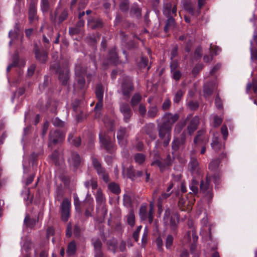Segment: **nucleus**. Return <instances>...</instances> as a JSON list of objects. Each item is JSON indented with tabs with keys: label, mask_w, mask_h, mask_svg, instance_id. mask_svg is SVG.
Wrapping results in <instances>:
<instances>
[{
	"label": "nucleus",
	"mask_w": 257,
	"mask_h": 257,
	"mask_svg": "<svg viewBox=\"0 0 257 257\" xmlns=\"http://www.w3.org/2000/svg\"><path fill=\"white\" fill-rule=\"evenodd\" d=\"M158 136L160 140L163 141V145L164 147L169 146L171 138L172 127L165 123L158 124Z\"/></svg>",
	"instance_id": "nucleus-1"
},
{
	"label": "nucleus",
	"mask_w": 257,
	"mask_h": 257,
	"mask_svg": "<svg viewBox=\"0 0 257 257\" xmlns=\"http://www.w3.org/2000/svg\"><path fill=\"white\" fill-rule=\"evenodd\" d=\"M99 139L101 146L107 152L112 154L115 151L116 145L110 136L103 133H100L99 135Z\"/></svg>",
	"instance_id": "nucleus-2"
},
{
	"label": "nucleus",
	"mask_w": 257,
	"mask_h": 257,
	"mask_svg": "<svg viewBox=\"0 0 257 257\" xmlns=\"http://www.w3.org/2000/svg\"><path fill=\"white\" fill-rule=\"evenodd\" d=\"M91 160L93 167L96 171L97 174L105 183H108L109 181L108 174L106 172L105 169L102 166L100 162L94 156L91 157Z\"/></svg>",
	"instance_id": "nucleus-3"
},
{
	"label": "nucleus",
	"mask_w": 257,
	"mask_h": 257,
	"mask_svg": "<svg viewBox=\"0 0 257 257\" xmlns=\"http://www.w3.org/2000/svg\"><path fill=\"white\" fill-rule=\"evenodd\" d=\"M186 143V130L183 131L179 137H175L172 142V154L176 153L180 148L184 149Z\"/></svg>",
	"instance_id": "nucleus-4"
},
{
	"label": "nucleus",
	"mask_w": 257,
	"mask_h": 257,
	"mask_svg": "<svg viewBox=\"0 0 257 257\" xmlns=\"http://www.w3.org/2000/svg\"><path fill=\"white\" fill-rule=\"evenodd\" d=\"M64 137L65 133L61 130H56L50 132L48 146L50 147L62 142L64 139Z\"/></svg>",
	"instance_id": "nucleus-5"
},
{
	"label": "nucleus",
	"mask_w": 257,
	"mask_h": 257,
	"mask_svg": "<svg viewBox=\"0 0 257 257\" xmlns=\"http://www.w3.org/2000/svg\"><path fill=\"white\" fill-rule=\"evenodd\" d=\"M70 200L67 198H64L60 206L61 218L64 222H67L70 217Z\"/></svg>",
	"instance_id": "nucleus-6"
},
{
	"label": "nucleus",
	"mask_w": 257,
	"mask_h": 257,
	"mask_svg": "<svg viewBox=\"0 0 257 257\" xmlns=\"http://www.w3.org/2000/svg\"><path fill=\"white\" fill-rule=\"evenodd\" d=\"M121 90L124 99L127 100L131 93L134 90V84L132 80L125 79L121 83Z\"/></svg>",
	"instance_id": "nucleus-7"
},
{
	"label": "nucleus",
	"mask_w": 257,
	"mask_h": 257,
	"mask_svg": "<svg viewBox=\"0 0 257 257\" xmlns=\"http://www.w3.org/2000/svg\"><path fill=\"white\" fill-rule=\"evenodd\" d=\"M28 20L30 24H32L38 21L39 17L37 10V0H31L28 9Z\"/></svg>",
	"instance_id": "nucleus-8"
},
{
	"label": "nucleus",
	"mask_w": 257,
	"mask_h": 257,
	"mask_svg": "<svg viewBox=\"0 0 257 257\" xmlns=\"http://www.w3.org/2000/svg\"><path fill=\"white\" fill-rule=\"evenodd\" d=\"M119 110L123 115V121L125 123L129 122L133 114L130 104L124 102H121L119 104Z\"/></svg>",
	"instance_id": "nucleus-9"
},
{
	"label": "nucleus",
	"mask_w": 257,
	"mask_h": 257,
	"mask_svg": "<svg viewBox=\"0 0 257 257\" xmlns=\"http://www.w3.org/2000/svg\"><path fill=\"white\" fill-rule=\"evenodd\" d=\"M91 241L94 247V257H105L102 251V242L99 237H94L91 239Z\"/></svg>",
	"instance_id": "nucleus-10"
},
{
	"label": "nucleus",
	"mask_w": 257,
	"mask_h": 257,
	"mask_svg": "<svg viewBox=\"0 0 257 257\" xmlns=\"http://www.w3.org/2000/svg\"><path fill=\"white\" fill-rule=\"evenodd\" d=\"M87 22L92 30L101 29L104 27L103 20L99 17L90 16L88 18Z\"/></svg>",
	"instance_id": "nucleus-11"
},
{
	"label": "nucleus",
	"mask_w": 257,
	"mask_h": 257,
	"mask_svg": "<svg viewBox=\"0 0 257 257\" xmlns=\"http://www.w3.org/2000/svg\"><path fill=\"white\" fill-rule=\"evenodd\" d=\"M179 118L180 114L178 113L173 114L171 112H166L163 116L164 119L163 122L172 128L173 125L179 120Z\"/></svg>",
	"instance_id": "nucleus-12"
},
{
	"label": "nucleus",
	"mask_w": 257,
	"mask_h": 257,
	"mask_svg": "<svg viewBox=\"0 0 257 257\" xmlns=\"http://www.w3.org/2000/svg\"><path fill=\"white\" fill-rule=\"evenodd\" d=\"M34 52L36 60L41 63H46L48 60V53L43 49L38 48L37 45H35Z\"/></svg>",
	"instance_id": "nucleus-13"
},
{
	"label": "nucleus",
	"mask_w": 257,
	"mask_h": 257,
	"mask_svg": "<svg viewBox=\"0 0 257 257\" xmlns=\"http://www.w3.org/2000/svg\"><path fill=\"white\" fill-rule=\"evenodd\" d=\"M68 161L69 165L72 166L75 170H76L81 166L82 159L77 152H72L71 157Z\"/></svg>",
	"instance_id": "nucleus-14"
},
{
	"label": "nucleus",
	"mask_w": 257,
	"mask_h": 257,
	"mask_svg": "<svg viewBox=\"0 0 257 257\" xmlns=\"http://www.w3.org/2000/svg\"><path fill=\"white\" fill-rule=\"evenodd\" d=\"M123 171L125 172L127 177L133 181L143 175V172L142 171H136L132 165L123 168Z\"/></svg>",
	"instance_id": "nucleus-15"
},
{
	"label": "nucleus",
	"mask_w": 257,
	"mask_h": 257,
	"mask_svg": "<svg viewBox=\"0 0 257 257\" xmlns=\"http://www.w3.org/2000/svg\"><path fill=\"white\" fill-rule=\"evenodd\" d=\"M142 131L147 135L151 140H155L156 139L155 125L154 123H146L142 128Z\"/></svg>",
	"instance_id": "nucleus-16"
},
{
	"label": "nucleus",
	"mask_w": 257,
	"mask_h": 257,
	"mask_svg": "<svg viewBox=\"0 0 257 257\" xmlns=\"http://www.w3.org/2000/svg\"><path fill=\"white\" fill-rule=\"evenodd\" d=\"M179 214L178 213H175L171 216L170 218H169L168 220L169 221L170 228L174 235H176L177 234V230L179 223Z\"/></svg>",
	"instance_id": "nucleus-17"
},
{
	"label": "nucleus",
	"mask_w": 257,
	"mask_h": 257,
	"mask_svg": "<svg viewBox=\"0 0 257 257\" xmlns=\"http://www.w3.org/2000/svg\"><path fill=\"white\" fill-rule=\"evenodd\" d=\"M87 88L84 76L75 77L74 90H85Z\"/></svg>",
	"instance_id": "nucleus-18"
},
{
	"label": "nucleus",
	"mask_w": 257,
	"mask_h": 257,
	"mask_svg": "<svg viewBox=\"0 0 257 257\" xmlns=\"http://www.w3.org/2000/svg\"><path fill=\"white\" fill-rule=\"evenodd\" d=\"M199 123V118L197 116L193 117L190 121L187 130L189 135H192L197 129Z\"/></svg>",
	"instance_id": "nucleus-19"
},
{
	"label": "nucleus",
	"mask_w": 257,
	"mask_h": 257,
	"mask_svg": "<svg viewBox=\"0 0 257 257\" xmlns=\"http://www.w3.org/2000/svg\"><path fill=\"white\" fill-rule=\"evenodd\" d=\"M177 7L176 6H172L171 3H168L164 5L163 9V14L166 17H168L171 16L172 14L174 16H176Z\"/></svg>",
	"instance_id": "nucleus-20"
},
{
	"label": "nucleus",
	"mask_w": 257,
	"mask_h": 257,
	"mask_svg": "<svg viewBox=\"0 0 257 257\" xmlns=\"http://www.w3.org/2000/svg\"><path fill=\"white\" fill-rule=\"evenodd\" d=\"M126 136V128L120 127L117 132V139L118 144L121 146H124L126 144L125 138Z\"/></svg>",
	"instance_id": "nucleus-21"
},
{
	"label": "nucleus",
	"mask_w": 257,
	"mask_h": 257,
	"mask_svg": "<svg viewBox=\"0 0 257 257\" xmlns=\"http://www.w3.org/2000/svg\"><path fill=\"white\" fill-rule=\"evenodd\" d=\"M130 15L132 17L140 19L142 18V9L137 4H134L130 11Z\"/></svg>",
	"instance_id": "nucleus-22"
},
{
	"label": "nucleus",
	"mask_w": 257,
	"mask_h": 257,
	"mask_svg": "<svg viewBox=\"0 0 257 257\" xmlns=\"http://www.w3.org/2000/svg\"><path fill=\"white\" fill-rule=\"evenodd\" d=\"M215 88V85L213 82L206 83L204 85L203 95L205 98L210 97Z\"/></svg>",
	"instance_id": "nucleus-23"
},
{
	"label": "nucleus",
	"mask_w": 257,
	"mask_h": 257,
	"mask_svg": "<svg viewBox=\"0 0 257 257\" xmlns=\"http://www.w3.org/2000/svg\"><path fill=\"white\" fill-rule=\"evenodd\" d=\"M69 72L67 70L60 71L59 73V80L62 85L66 86L69 80Z\"/></svg>",
	"instance_id": "nucleus-24"
},
{
	"label": "nucleus",
	"mask_w": 257,
	"mask_h": 257,
	"mask_svg": "<svg viewBox=\"0 0 257 257\" xmlns=\"http://www.w3.org/2000/svg\"><path fill=\"white\" fill-rule=\"evenodd\" d=\"M188 168L192 174L197 173L199 169V163L196 158H191V161L188 165Z\"/></svg>",
	"instance_id": "nucleus-25"
},
{
	"label": "nucleus",
	"mask_w": 257,
	"mask_h": 257,
	"mask_svg": "<svg viewBox=\"0 0 257 257\" xmlns=\"http://www.w3.org/2000/svg\"><path fill=\"white\" fill-rule=\"evenodd\" d=\"M190 119V116H187L183 120H180L176 125L174 128V132L177 134H180L183 128L186 126L188 121Z\"/></svg>",
	"instance_id": "nucleus-26"
},
{
	"label": "nucleus",
	"mask_w": 257,
	"mask_h": 257,
	"mask_svg": "<svg viewBox=\"0 0 257 257\" xmlns=\"http://www.w3.org/2000/svg\"><path fill=\"white\" fill-rule=\"evenodd\" d=\"M168 19L166 21V24L164 28L165 33H167L169 30L174 29L175 27L176 22L173 16L167 17Z\"/></svg>",
	"instance_id": "nucleus-27"
},
{
	"label": "nucleus",
	"mask_w": 257,
	"mask_h": 257,
	"mask_svg": "<svg viewBox=\"0 0 257 257\" xmlns=\"http://www.w3.org/2000/svg\"><path fill=\"white\" fill-rule=\"evenodd\" d=\"M38 218L37 219V220H36L35 218L30 217V216L28 214L26 215L24 221L25 225L27 228H33L37 224V223H38Z\"/></svg>",
	"instance_id": "nucleus-28"
},
{
	"label": "nucleus",
	"mask_w": 257,
	"mask_h": 257,
	"mask_svg": "<svg viewBox=\"0 0 257 257\" xmlns=\"http://www.w3.org/2000/svg\"><path fill=\"white\" fill-rule=\"evenodd\" d=\"M87 72L86 67L81 64H77L75 67V77L84 76Z\"/></svg>",
	"instance_id": "nucleus-29"
},
{
	"label": "nucleus",
	"mask_w": 257,
	"mask_h": 257,
	"mask_svg": "<svg viewBox=\"0 0 257 257\" xmlns=\"http://www.w3.org/2000/svg\"><path fill=\"white\" fill-rule=\"evenodd\" d=\"M211 182L210 177L208 175L206 176L205 180H202L200 182V189L202 192H206L209 189V186Z\"/></svg>",
	"instance_id": "nucleus-30"
},
{
	"label": "nucleus",
	"mask_w": 257,
	"mask_h": 257,
	"mask_svg": "<svg viewBox=\"0 0 257 257\" xmlns=\"http://www.w3.org/2000/svg\"><path fill=\"white\" fill-rule=\"evenodd\" d=\"M211 146L215 152H218L221 150L222 145L219 137L213 136Z\"/></svg>",
	"instance_id": "nucleus-31"
},
{
	"label": "nucleus",
	"mask_w": 257,
	"mask_h": 257,
	"mask_svg": "<svg viewBox=\"0 0 257 257\" xmlns=\"http://www.w3.org/2000/svg\"><path fill=\"white\" fill-rule=\"evenodd\" d=\"M95 93L97 100L103 99L104 88L101 83H99L96 85Z\"/></svg>",
	"instance_id": "nucleus-32"
},
{
	"label": "nucleus",
	"mask_w": 257,
	"mask_h": 257,
	"mask_svg": "<svg viewBox=\"0 0 257 257\" xmlns=\"http://www.w3.org/2000/svg\"><path fill=\"white\" fill-rule=\"evenodd\" d=\"M76 251V244L74 240L70 242L68 245L66 253L68 255H73Z\"/></svg>",
	"instance_id": "nucleus-33"
},
{
	"label": "nucleus",
	"mask_w": 257,
	"mask_h": 257,
	"mask_svg": "<svg viewBox=\"0 0 257 257\" xmlns=\"http://www.w3.org/2000/svg\"><path fill=\"white\" fill-rule=\"evenodd\" d=\"M140 216L141 220H145L148 218V213H147V204H142L140 208Z\"/></svg>",
	"instance_id": "nucleus-34"
},
{
	"label": "nucleus",
	"mask_w": 257,
	"mask_h": 257,
	"mask_svg": "<svg viewBox=\"0 0 257 257\" xmlns=\"http://www.w3.org/2000/svg\"><path fill=\"white\" fill-rule=\"evenodd\" d=\"M134 160L139 165H142L145 162L146 157L142 153H136L134 156Z\"/></svg>",
	"instance_id": "nucleus-35"
},
{
	"label": "nucleus",
	"mask_w": 257,
	"mask_h": 257,
	"mask_svg": "<svg viewBox=\"0 0 257 257\" xmlns=\"http://www.w3.org/2000/svg\"><path fill=\"white\" fill-rule=\"evenodd\" d=\"M108 60L112 63L116 64L118 61V57L116 51L114 50H111L109 51L108 54Z\"/></svg>",
	"instance_id": "nucleus-36"
},
{
	"label": "nucleus",
	"mask_w": 257,
	"mask_h": 257,
	"mask_svg": "<svg viewBox=\"0 0 257 257\" xmlns=\"http://www.w3.org/2000/svg\"><path fill=\"white\" fill-rule=\"evenodd\" d=\"M127 222L131 226H134L135 224V216L133 209H130L126 216Z\"/></svg>",
	"instance_id": "nucleus-37"
},
{
	"label": "nucleus",
	"mask_w": 257,
	"mask_h": 257,
	"mask_svg": "<svg viewBox=\"0 0 257 257\" xmlns=\"http://www.w3.org/2000/svg\"><path fill=\"white\" fill-rule=\"evenodd\" d=\"M142 97L139 93H135L131 100V104L132 106L134 108L137 106L142 100Z\"/></svg>",
	"instance_id": "nucleus-38"
},
{
	"label": "nucleus",
	"mask_w": 257,
	"mask_h": 257,
	"mask_svg": "<svg viewBox=\"0 0 257 257\" xmlns=\"http://www.w3.org/2000/svg\"><path fill=\"white\" fill-rule=\"evenodd\" d=\"M220 162L219 158L212 160L209 164V169L213 172L217 171Z\"/></svg>",
	"instance_id": "nucleus-39"
},
{
	"label": "nucleus",
	"mask_w": 257,
	"mask_h": 257,
	"mask_svg": "<svg viewBox=\"0 0 257 257\" xmlns=\"http://www.w3.org/2000/svg\"><path fill=\"white\" fill-rule=\"evenodd\" d=\"M108 187L110 191L115 194H118L120 192V188L118 184L115 182L109 183Z\"/></svg>",
	"instance_id": "nucleus-40"
},
{
	"label": "nucleus",
	"mask_w": 257,
	"mask_h": 257,
	"mask_svg": "<svg viewBox=\"0 0 257 257\" xmlns=\"http://www.w3.org/2000/svg\"><path fill=\"white\" fill-rule=\"evenodd\" d=\"M129 0H122L119 4V7L120 11L122 13H126L129 10Z\"/></svg>",
	"instance_id": "nucleus-41"
},
{
	"label": "nucleus",
	"mask_w": 257,
	"mask_h": 257,
	"mask_svg": "<svg viewBox=\"0 0 257 257\" xmlns=\"http://www.w3.org/2000/svg\"><path fill=\"white\" fill-rule=\"evenodd\" d=\"M174 236L173 234H168L165 239V246L167 249H171L173 246L174 241Z\"/></svg>",
	"instance_id": "nucleus-42"
},
{
	"label": "nucleus",
	"mask_w": 257,
	"mask_h": 257,
	"mask_svg": "<svg viewBox=\"0 0 257 257\" xmlns=\"http://www.w3.org/2000/svg\"><path fill=\"white\" fill-rule=\"evenodd\" d=\"M158 109L156 105L149 107L148 111V116L149 118H153L155 117L158 113Z\"/></svg>",
	"instance_id": "nucleus-43"
},
{
	"label": "nucleus",
	"mask_w": 257,
	"mask_h": 257,
	"mask_svg": "<svg viewBox=\"0 0 257 257\" xmlns=\"http://www.w3.org/2000/svg\"><path fill=\"white\" fill-rule=\"evenodd\" d=\"M19 55L18 54H15L13 56V62L11 64H10L7 67V72H9L12 68L17 66L19 64Z\"/></svg>",
	"instance_id": "nucleus-44"
},
{
	"label": "nucleus",
	"mask_w": 257,
	"mask_h": 257,
	"mask_svg": "<svg viewBox=\"0 0 257 257\" xmlns=\"http://www.w3.org/2000/svg\"><path fill=\"white\" fill-rule=\"evenodd\" d=\"M50 70L55 74L59 73L60 71L63 70L61 68L60 63L58 62H55L54 63L51 64L50 66Z\"/></svg>",
	"instance_id": "nucleus-45"
},
{
	"label": "nucleus",
	"mask_w": 257,
	"mask_h": 257,
	"mask_svg": "<svg viewBox=\"0 0 257 257\" xmlns=\"http://www.w3.org/2000/svg\"><path fill=\"white\" fill-rule=\"evenodd\" d=\"M41 9L43 13L48 12L50 9L49 0H41Z\"/></svg>",
	"instance_id": "nucleus-46"
},
{
	"label": "nucleus",
	"mask_w": 257,
	"mask_h": 257,
	"mask_svg": "<svg viewBox=\"0 0 257 257\" xmlns=\"http://www.w3.org/2000/svg\"><path fill=\"white\" fill-rule=\"evenodd\" d=\"M198 182L195 178L192 180L191 184L190 185V189L194 194H197L198 192Z\"/></svg>",
	"instance_id": "nucleus-47"
},
{
	"label": "nucleus",
	"mask_w": 257,
	"mask_h": 257,
	"mask_svg": "<svg viewBox=\"0 0 257 257\" xmlns=\"http://www.w3.org/2000/svg\"><path fill=\"white\" fill-rule=\"evenodd\" d=\"M42 145H43V142H42V143L40 146V149L41 150L40 151H39L37 153L33 152L31 154L30 160L31 161V162H32L33 164H34L36 161L38 157L42 154V146H43Z\"/></svg>",
	"instance_id": "nucleus-48"
},
{
	"label": "nucleus",
	"mask_w": 257,
	"mask_h": 257,
	"mask_svg": "<svg viewBox=\"0 0 257 257\" xmlns=\"http://www.w3.org/2000/svg\"><path fill=\"white\" fill-rule=\"evenodd\" d=\"M52 123L55 126L58 127H63L65 125V121H62L58 117L53 118Z\"/></svg>",
	"instance_id": "nucleus-49"
},
{
	"label": "nucleus",
	"mask_w": 257,
	"mask_h": 257,
	"mask_svg": "<svg viewBox=\"0 0 257 257\" xmlns=\"http://www.w3.org/2000/svg\"><path fill=\"white\" fill-rule=\"evenodd\" d=\"M151 166H157L159 167L161 172H163L166 168V164L159 160H156L151 163Z\"/></svg>",
	"instance_id": "nucleus-50"
},
{
	"label": "nucleus",
	"mask_w": 257,
	"mask_h": 257,
	"mask_svg": "<svg viewBox=\"0 0 257 257\" xmlns=\"http://www.w3.org/2000/svg\"><path fill=\"white\" fill-rule=\"evenodd\" d=\"M85 186L86 188H89L90 186L92 189L94 190L97 187V182L96 180L92 179L85 182Z\"/></svg>",
	"instance_id": "nucleus-51"
},
{
	"label": "nucleus",
	"mask_w": 257,
	"mask_h": 257,
	"mask_svg": "<svg viewBox=\"0 0 257 257\" xmlns=\"http://www.w3.org/2000/svg\"><path fill=\"white\" fill-rule=\"evenodd\" d=\"M202 56V50L201 46H198L195 49V51L194 52L193 58L195 60L199 59L201 58Z\"/></svg>",
	"instance_id": "nucleus-52"
},
{
	"label": "nucleus",
	"mask_w": 257,
	"mask_h": 257,
	"mask_svg": "<svg viewBox=\"0 0 257 257\" xmlns=\"http://www.w3.org/2000/svg\"><path fill=\"white\" fill-rule=\"evenodd\" d=\"M76 120L78 122H81L86 118V115L84 113L82 109L79 110V111L75 112Z\"/></svg>",
	"instance_id": "nucleus-53"
},
{
	"label": "nucleus",
	"mask_w": 257,
	"mask_h": 257,
	"mask_svg": "<svg viewBox=\"0 0 257 257\" xmlns=\"http://www.w3.org/2000/svg\"><path fill=\"white\" fill-rule=\"evenodd\" d=\"M184 93L181 90H178L174 96L173 101L175 103H179L183 96Z\"/></svg>",
	"instance_id": "nucleus-54"
},
{
	"label": "nucleus",
	"mask_w": 257,
	"mask_h": 257,
	"mask_svg": "<svg viewBox=\"0 0 257 257\" xmlns=\"http://www.w3.org/2000/svg\"><path fill=\"white\" fill-rule=\"evenodd\" d=\"M74 204L76 210L79 213L81 212V202L77 195L75 194H74Z\"/></svg>",
	"instance_id": "nucleus-55"
},
{
	"label": "nucleus",
	"mask_w": 257,
	"mask_h": 257,
	"mask_svg": "<svg viewBox=\"0 0 257 257\" xmlns=\"http://www.w3.org/2000/svg\"><path fill=\"white\" fill-rule=\"evenodd\" d=\"M203 64L201 63L197 64L192 70V74L194 76H196L203 69Z\"/></svg>",
	"instance_id": "nucleus-56"
},
{
	"label": "nucleus",
	"mask_w": 257,
	"mask_h": 257,
	"mask_svg": "<svg viewBox=\"0 0 257 257\" xmlns=\"http://www.w3.org/2000/svg\"><path fill=\"white\" fill-rule=\"evenodd\" d=\"M68 16V11L66 9H64L60 14L58 18V23L59 24L62 23L63 21L66 20Z\"/></svg>",
	"instance_id": "nucleus-57"
},
{
	"label": "nucleus",
	"mask_w": 257,
	"mask_h": 257,
	"mask_svg": "<svg viewBox=\"0 0 257 257\" xmlns=\"http://www.w3.org/2000/svg\"><path fill=\"white\" fill-rule=\"evenodd\" d=\"M96 201L97 204L101 205L104 201L103 196L100 190H97L96 196Z\"/></svg>",
	"instance_id": "nucleus-58"
},
{
	"label": "nucleus",
	"mask_w": 257,
	"mask_h": 257,
	"mask_svg": "<svg viewBox=\"0 0 257 257\" xmlns=\"http://www.w3.org/2000/svg\"><path fill=\"white\" fill-rule=\"evenodd\" d=\"M153 213H154V204L153 202H151L150 204V209L148 213V220L149 223L151 224L152 223L153 220Z\"/></svg>",
	"instance_id": "nucleus-59"
},
{
	"label": "nucleus",
	"mask_w": 257,
	"mask_h": 257,
	"mask_svg": "<svg viewBox=\"0 0 257 257\" xmlns=\"http://www.w3.org/2000/svg\"><path fill=\"white\" fill-rule=\"evenodd\" d=\"M149 60L147 57L142 56L141 58L140 62L139 63L138 66L140 68H145L148 66Z\"/></svg>",
	"instance_id": "nucleus-60"
},
{
	"label": "nucleus",
	"mask_w": 257,
	"mask_h": 257,
	"mask_svg": "<svg viewBox=\"0 0 257 257\" xmlns=\"http://www.w3.org/2000/svg\"><path fill=\"white\" fill-rule=\"evenodd\" d=\"M93 209H94L93 204L91 203H89L88 204V206H87V208L85 210V216L86 217H89L90 216H92L91 212L93 210Z\"/></svg>",
	"instance_id": "nucleus-61"
},
{
	"label": "nucleus",
	"mask_w": 257,
	"mask_h": 257,
	"mask_svg": "<svg viewBox=\"0 0 257 257\" xmlns=\"http://www.w3.org/2000/svg\"><path fill=\"white\" fill-rule=\"evenodd\" d=\"M155 242L156 243L158 250L162 252L164 250V249L163 248V241L162 238L160 236L158 237L155 240Z\"/></svg>",
	"instance_id": "nucleus-62"
},
{
	"label": "nucleus",
	"mask_w": 257,
	"mask_h": 257,
	"mask_svg": "<svg viewBox=\"0 0 257 257\" xmlns=\"http://www.w3.org/2000/svg\"><path fill=\"white\" fill-rule=\"evenodd\" d=\"M80 101L78 99H75L72 103L73 110L75 112H77L79 110L82 109L80 106Z\"/></svg>",
	"instance_id": "nucleus-63"
},
{
	"label": "nucleus",
	"mask_w": 257,
	"mask_h": 257,
	"mask_svg": "<svg viewBox=\"0 0 257 257\" xmlns=\"http://www.w3.org/2000/svg\"><path fill=\"white\" fill-rule=\"evenodd\" d=\"M251 60L252 61H257V49L256 48L250 47Z\"/></svg>",
	"instance_id": "nucleus-64"
}]
</instances>
